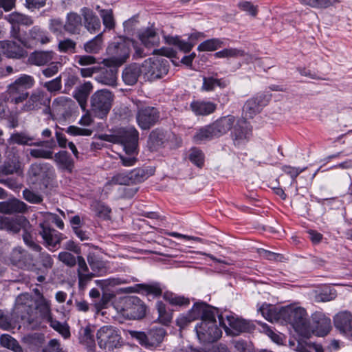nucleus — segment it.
<instances>
[{
	"mask_svg": "<svg viewBox=\"0 0 352 352\" xmlns=\"http://www.w3.org/2000/svg\"><path fill=\"white\" fill-rule=\"evenodd\" d=\"M34 305V300L29 294L18 296L13 309V316L16 318H21L30 325V318L32 317Z\"/></svg>",
	"mask_w": 352,
	"mask_h": 352,
	"instance_id": "f8f14e48",
	"label": "nucleus"
},
{
	"mask_svg": "<svg viewBox=\"0 0 352 352\" xmlns=\"http://www.w3.org/2000/svg\"><path fill=\"white\" fill-rule=\"evenodd\" d=\"M20 170V164L16 161H6L0 166V175L7 176L17 173Z\"/></svg>",
	"mask_w": 352,
	"mask_h": 352,
	"instance_id": "864d4df0",
	"label": "nucleus"
},
{
	"mask_svg": "<svg viewBox=\"0 0 352 352\" xmlns=\"http://www.w3.org/2000/svg\"><path fill=\"white\" fill-rule=\"evenodd\" d=\"M127 315L133 319H141L146 314V306L137 297H130L126 301Z\"/></svg>",
	"mask_w": 352,
	"mask_h": 352,
	"instance_id": "a878e982",
	"label": "nucleus"
},
{
	"mask_svg": "<svg viewBox=\"0 0 352 352\" xmlns=\"http://www.w3.org/2000/svg\"><path fill=\"white\" fill-rule=\"evenodd\" d=\"M43 86L51 94H55L58 93L62 89L61 76L60 75L50 81L44 82Z\"/></svg>",
	"mask_w": 352,
	"mask_h": 352,
	"instance_id": "13d9d810",
	"label": "nucleus"
},
{
	"mask_svg": "<svg viewBox=\"0 0 352 352\" xmlns=\"http://www.w3.org/2000/svg\"><path fill=\"white\" fill-rule=\"evenodd\" d=\"M139 133L134 127L122 128L113 135H107L105 140L120 144L124 153L118 154L124 166H132L138 161Z\"/></svg>",
	"mask_w": 352,
	"mask_h": 352,
	"instance_id": "f257e3e1",
	"label": "nucleus"
},
{
	"mask_svg": "<svg viewBox=\"0 0 352 352\" xmlns=\"http://www.w3.org/2000/svg\"><path fill=\"white\" fill-rule=\"evenodd\" d=\"M0 49L2 53L10 58L19 59L27 56L26 50L14 41H0Z\"/></svg>",
	"mask_w": 352,
	"mask_h": 352,
	"instance_id": "4be33fe9",
	"label": "nucleus"
},
{
	"mask_svg": "<svg viewBox=\"0 0 352 352\" xmlns=\"http://www.w3.org/2000/svg\"><path fill=\"white\" fill-rule=\"evenodd\" d=\"M309 329L310 331L309 338L311 334L317 336H327L331 329V319L327 317L324 314L315 313L312 316V324L309 323Z\"/></svg>",
	"mask_w": 352,
	"mask_h": 352,
	"instance_id": "a211bd4d",
	"label": "nucleus"
},
{
	"mask_svg": "<svg viewBox=\"0 0 352 352\" xmlns=\"http://www.w3.org/2000/svg\"><path fill=\"white\" fill-rule=\"evenodd\" d=\"M54 55L52 51H36L30 55L28 61L32 65L43 66L53 60Z\"/></svg>",
	"mask_w": 352,
	"mask_h": 352,
	"instance_id": "e433bc0d",
	"label": "nucleus"
},
{
	"mask_svg": "<svg viewBox=\"0 0 352 352\" xmlns=\"http://www.w3.org/2000/svg\"><path fill=\"white\" fill-rule=\"evenodd\" d=\"M28 223V220L23 216L16 218H9L7 231L12 233H17L22 227H25Z\"/></svg>",
	"mask_w": 352,
	"mask_h": 352,
	"instance_id": "3c124183",
	"label": "nucleus"
},
{
	"mask_svg": "<svg viewBox=\"0 0 352 352\" xmlns=\"http://www.w3.org/2000/svg\"><path fill=\"white\" fill-rule=\"evenodd\" d=\"M1 345L14 352H23L18 341L8 334H3L0 338Z\"/></svg>",
	"mask_w": 352,
	"mask_h": 352,
	"instance_id": "a18cd8bd",
	"label": "nucleus"
},
{
	"mask_svg": "<svg viewBox=\"0 0 352 352\" xmlns=\"http://www.w3.org/2000/svg\"><path fill=\"white\" fill-rule=\"evenodd\" d=\"M26 210V204L18 199H12L8 201L0 202L1 213L12 214L16 212H23Z\"/></svg>",
	"mask_w": 352,
	"mask_h": 352,
	"instance_id": "4c0bfd02",
	"label": "nucleus"
},
{
	"mask_svg": "<svg viewBox=\"0 0 352 352\" xmlns=\"http://www.w3.org/2000/svg\"><path fill=\"white\" fill-rule=\"evenodd\" d=\"M110 58L104 59L102 63L104 66L115 65L119 67L127 58L130 54V43L127 41L112 43L107 50Z\"/></svg>",
	"mask_w": 352,
	"mask_h": 352,
	"instance_id": "423d86ee",
	"label": "nucleus"
},
{
	"mask_svg": "<svg viewBox=\"0 0 352 352\" xmlns=\"http://www.w3.org/2000/svg\"><path fill=\"white\" fill-rule=\"evenodd\" d=\"M10 35L12 38L17 40L27 48H31L38 43L46 44L50 41L47 34L38 26H34L28 34H21L19 27L13 25L10 30Z\"/></svg>",
	"mask_w": 352,
	"mask_h": 352,
	"instance_id": "20e7f679",
	"label": "nucleus"
},
{
	"mask_svg": "<svg viewBox=\"0 0 352 352\" xmlns=\"http://www.w3.org/2000/svg\"><path fill=\"white\" fill-rule=\"evenodd\" d=\"M9 259L13 265L21 269L30 270L34 266L32 255L21 247L12 250Z\"/></svg>",
	"mask_w": 352,
	"mask_h": 352,
	"instance_id": "6ab92c4d",
	"label": "nucleus"
},
{
	"mask_svg": "<svg viewBox=\"0 0 352 352\" xmlns=\"http://www.w3.org/2000/svg\"><path fill=\"white\" fill-rule=\"evenodd\" d=\"M262 316L268 321L272 322L282 320L280 314V309L277 310L274 306L270 305H263L259 309Z\"/></svg>",
	"mask_w": 352,
	"mask_h": 352,
	"instance_id": "37998d69",
	"label": "nucleus"
},
{
	"mask_svg": "<svg viewBox=\"0 0 352 352\" xmlns=\"http://www.w3.org/2000/svg\"><path fill=\"white\" fill-rule=\"evenodd\" d=\"M40 227V234L47 245L55 247L60 243L62 238L56 230L50 228L45 223H41Z\"/></svg>",
	"mask_w": 352,
	"mask_h": 352,
	"instance_id": "72a5a7b5",
	"label": "nucleus"
},
{
	"mask_svg": "<svg viewBox=\"0 0 352 352\" xmlns=\"http://www.w3.org/2000/svg\"><path fill=\"white\" fill-rule=\"evenodd\" d=\"M222 320V317L220 318ZM222 323L223 329L227 335L235 336L243 332L250 331L253 325L245 320L236 318L232 315L226 316V322L224 321L220 322Z\"/></svg>",
	"mask_w": 352,
	"mask_h": 352,
	"instance_id": "f3484780",
	"label": "nucleus"
},
{
	"mask_svg": "<svg viewBox=\"0 0 352 352\" xmlns=\"http://www.w3.org/2000/svg\"><path fill=\"white\" fill-rule=\"evenodd\" d=\"M282 320L289 323L301 336L309 338L311 330L306 310L300 307L288 306L280 309Z\"/></svg>",
	"mask_w": 352,
	"mask_h": 352,
	"instance_id": "f03ea898",
	"label": "nucleus"
},
{
	"mask_svg": "<svg viewBox=\"0 0 352 352\" xmlns=\"http://www.w3.org/2000/svg\"><path fill=\"white\" fill-rule=\"evenodd\" d=\"M164 39L167 44L177 47L184 53L189 52L195 45V43L181 40L179 36H166Z\"/></svg>",
	"mask_w": 352,
	"mask_h": 352,
	"instance_id": "a19ab883",
	"label": "nucleus"
},
{
	"mask_svg": "<svg viewBox=\"0 0 352 352\" xmlns=\"http://www.w3.org/2000/svg\"><path fill=\"white\" fill-rule=\"evenodd\" d=\"M139 38L142 43L147 48L157 46L160 44V36L157 30L153 28H148L139 34Z\"/></svg>",
	"mask_w": 352,
	"mask_h": 352,
	"instance_id": "f704fd0d",
	"label": "nucleus"
},
{
	"mask_svg": "<svg viewBox=\"0 0 352 352\" xmlns=\"http://www.w3.org/2000/svg\"><path fill=\"white\" fill-rule=\"evenodd\" d=\"M198 339L200 342H212L221 336V330L217 324L215 316L208 320H203L195 327Z\"/></svg>",
	"mask_w": 352,
	"mask_h": 352,
	"instance_id": "9d476101",
	"label": "nucleus"
},
{
	"mask_svg": "<svg viewBox=\"0 0 352 352\" xmlns=\"http://www.w3.org/2000/svg\"><path fill=\"white\" fill-rule=\"evenodd\" d=\"M113 98L112 92L107 89L96 91L91 96V110L96 117L102 118L109 112Z\"/></svg>",
	"mask_w": 352,
	"mask_h": 352,
	"instance_id": "39448f33",
	"label": "nucleus"
},
{
	"mask_svg": "<svg viewBox=\"0 0 352 352\" xmlns=\"http://www.w3.org/2000/svg\"><path fill=\"white\" fill-rule=\"evenodd\" d=\"M76 43L69 38L60 41L58 43V50L61 52L64 53H74L76 50Z\"/></svg>",
	"mask_w": 352,
	"mask_h": 352,
	"instance_id": "774afa93",
	"label": "nucleus"
},
{
	"mask_svg": "<svg viewBox=\"0 0 352 352\" xmlns=\"http://www.w3.org/2000/svg\"><path fill=\"white\" fill-rule=\"evenodd\" d=\"M142 76L145 80L153 81L162 78L168 72L165 59L148 58L142 64Z\"/></svg>",
	"mask_w": 352,
	"mask_h": 352,
	"instance_id": "1a4fd4ad",
	"label": "nucleus"
},
{
	"mask_svg": "<svg viewBox=\"0 0 352 352\" xmlns=\"http://www.w3.org/2000/svg\"><path fill=\"white\" fill-rule=\"evenodd\" d=\"M156 307L159 315L157 320L160 323L164 325H168L171 321L172 314L166 311V306L162 302H157L156 304Z\"/></svg>",
	"mask_w": 352,
	"mask_h": 352,
	"instance_id": "4d7b16f0",
	"label": "nucleus"
},
{
	"mask_svg": "<svg viewBox=\"0 0 352 352\" xmlns=\"http://www.w3.org/2000/svg\"><path fill=\"white\" fill-rule=\"evenodd\" d=\"M79 339L80 342L87 346L91 347L94 346V338L89 325L80 329Z\"/></svg>",
	"mask_w": 352,
	"mask_h": 352,
	"instance_id": "5fc2aeb1",
	"label": "nucleus"
},
{
	"mask_svg": "<svg viewBox=\"0 0 352 352\" xmlns=\"http://www.w3.org/2000/svg\"><path fill=\"white\" fill-rule=\"evenodd\" d=\"M136 120L143 130H148L157 124L160 120V111L155 107L144 105L141 102H136Z\"/></svg>",
	"mask_w": 352,
	"mask_h": 352,
	"instance_id": "9b49d317",
	"label": "nucleus"
},
{
	"mask_svg": "<svg viewBox=\"0 0 352 352\" xmlns=\"http://www.w3.org/2000/svg\"><path fill=\"white\" fill-rule=\"evenodd\" d=\"M51 327L61 334L64 338L70 337V331L69 327L65 324H62L60 322L54 320L53 318L48 322Z\"/></svg>",
	"mask_w": 352,
	"mask_h": 352,
	"instance_id": "052dcab7",
	"label": "nucleus"
},
{
	"mask_svg": "<svg viewBox=\"0 0 352 352\" xmlns=\"http://www.w3.org/2000/svg\"><path fill=\"white\" fill-rule=\"evenodd\" d=\"M251 135V131L245 126V121L238 118L236 124L231 130V138L236 146H239L246 142Z\"/></svg>",
	"mask_w": 352,
	"mask_h": 352,
	"instance_id": "b1692460",
	"label": "nucleus"
},
{
	"mask_svg": "<svg viewBox=\"0 0 352 352\" xmlns=\"http://www.w3.org/2000/svg\"><path fill=\"white\" fill-rule=\"evenodd\" d=\"M299 2L305 6L312 8L323 9L333 5V3H338V0H298Z\"/></svg>",
	"mask_w": 352,
	"mask_h": 352,
	"instance_id": "de8ad7c7",
	"label": "nucleus"
},
{
	"mask_svg": "<svg viewBox=\"0 0 352 352\" xmlns=\"http://www.w3.org/2000/svg\"><path fill=\"white\" fill-rule=\"evenodd\" d=\"M6 19L12 26H16V24L28 26L33 24V20L30 16L19 12H12L6 16Z\"/></svg>",
	"mask_w": 352,
	"mask_h": 352,
	"instance_id": "c03bdc74",
	"label": "nucleus"
},
{
	"mask_svg": "<svg viewBox=\"0 0 352 352\" xmlns=\"http://www.w3.org/2000/svg\"><path fill=\"white\" fill-rule=\"evenodd\" d=\"M245 52L240 49L236 48H226L221 51L217 52L214 54L217 58H236L239 56H244Z\"/></svg>",
	"mask_w": 352,
	"mask_h": 352,
	"instance_id": "6e6d98bb",
	"label": "nucleus"
},
{
	"mask_svg": "<svg viewBox=\"0 0 352 352\" xmlns=\"http://www.w3.org/2000/svg\"><path fill=\"white\" fill-rule=\"evenodd\" d=\"M82 25L81 16L74 12L67 14V21L64 24V30L69 34H74L79 32Z\"/></svg>",
	"mask_w": 352,
	"mask_h": 352,
	"instance_id": "ea45409f",
	"label": "nucleus"
},
{
	"mask_svg": "<svg viewBox=\"0 0 352 352\" xmlns=\"http://www.w3.org/2000/svg\"><path fill=\"white\" fill-rule=\"evenodd\" d=\"M203 85L202 89L209 91H212L214 89L216 86H219L220 87H225L226 84L222 82L220 80L214 78H206L204 77L203 79Z\"/></svg>",
	"mask_w": 352,
	"mask_h": 352,
	"instance_id": "0e129e2a",
	"label": "nucleus"
},
{
	"mask_svg": "<svg viewBox=\"0 0 352 352\" xmlns=\"http://www.w3.org/2000/svg\"><path fill=\"white\" fill-rule=\"evenodd\" d=\"M52 318L50 302L42 296L35 302L30 326L32 329H37L42 326L43 322H48Z\"/></svg>",
	"mask_w": 352,
	"mask_h": 352,
	"instance_id": "ddd939ff",
	"label": "nucleus"
},
{
	"mask_svg": "<svg viewBox=\"0 0 352 352\" xmlns=\"http://www.w3.org/2000/svg\"><path fill=\"white\" fill-rule=\"evenodd\" d=\"M165 136L162 131L153 130L149 135L148 142L153 147L162 145Z\"/></svg>",
	"mask_w": 352,
	"mask_h": 352,
	"instance_id": "338daca9",
	"label": "nucleus"
},
{
	"mask_svg": "<svg viewBox=\"0 0 352 352\" xmlns=\"http://www.w3.org/2000/svg\"><path fill=\"white\" fill-rule=\"evenodd\" d=\"M62 67V64L60 62H50V65L45 69H42V74L45 78H52L56 75L60 68Z\"/></svg>",
	"mask_w": 352,
	"mask_h": 352,
	"instance_id": "e2e57ef3",
	"label": "nucleus"
},
{
	"mask_svg": "<svg viewBox=\"0 0 352 352\" xmlns=\"http://www.w3.org/2000/svg\"><path fill=\"white\" fill-rule=\"evenodd\" d=\"M91 210L94 211L96 216L104 219L110 218L111 209L100 201H94L91 206Z\"/></svg>",
	"mask_w": 352,
	"mask_h": 352,
	"instance_id": "603ef678",
	"label": "nucleus"
},
{
	"mask_svg": "<svg viewBox=\"0 0 352 352\" xmlns=\"http://www.w3.org/2000/svg\"><path fill=\"white\" fill-rule=\"evenodd\" d=\"M34 85L33 77L23 74L10 84L8 88V102L18 105L24 102L28 97L27 90Z\"/></svg>",
	"mask_w": 352,
	"mask_h": 352,
	"instance_id": "7ed1b4c3",
	"label": "nucleus"
},
{
	"mask_svg": "<svg viewBox=\"0 0 352 352\" xmlns=\"http://www.w3.org/2000/svg\"><path fill=\"white\" fill-rule=\"evenodd\" d=\"M270 99V94L264 92L258 93L245 102L243 107V113L246 117L252 118L261 111L262 109L268 104Z\"/></svg>",
	"mask_w": 352,
	"mask_h": 352,
	"instance_id": "dca6fc26",
	"label": "nucleus"
},
{
	"mask_svg": "<svg viewBox=\"0 0 352 352\" xmlns=\"http://www.w3.org/2000/svg\"><path fill=\"white\" fill-rule=\"evenodd\" d=\"M76 108V104L71 98L58 96L54 99L51 111L58 118L66 120L72 116Z\"/></svg>",
	"mask_w": 352,
	"mask_h": 352,
	"instance_id": "2eb2a0df",
	"label": "nucleus"
},
{
	"mask_svg": "<svg viewBox=\"0 0 352 352\" xmlns=\"http://www.w3.org/2000/svg\"><path fill=\"white\" fill-rule=\"evenodd\" d=\"M53 158L60 168L67 170L69 173L72 171L74 163L67 151H59L54 155Z\"/></svg>",
	"mask_w": 352,
	"mask_h": 352,
	"instance_id": "58836bf2",
	"label": "nucleus"
},
{
	"mask_svg": "<svg viewBox=\"0 0 352 352\" xmlns=\"http://www.w3.org/2000/svg\"><path fill=\"white\" fill-rule=\"evenodd\" d=\"M190 160L197 166L201 168L204 164V155L203 152L198 148H192L189 155Z\"/></svg>",
	"mask_w": 352,
	"mask_h": 352,
	"instance_id": "69168bd1",
	"label": "nucleus"
},
{
	"mask_svg": "<svg viewBox=\"0 0 352 352\" xmlns=\"http://www.w3.org/2000/svg\"><path fill=\"white\" fill-rule=\"evenodd\" d=\"M118 67L115 65L99 67L96 80L104 85L115 87L117 85Z\"/></svg>",
	"mask_w": 352,
	"mask_h": 352,
	"instance_id": "aec40b11",
	"label": "nucleus"
},
{
	"mask_svg": "<svg viewBox=\"0 0 352 352\" xmlns=\"http://www.w3.org/2000/svg\"><path fill=\"white\" fill-rule=\"evenodd\" d=\"M219 138L212 124L199 128L192 137L195 144H202Z\"/></svg>",
	"mask_w": 352,
	"mask_h": 352,
	"instance_id": "c85d7f7f",
	"label": "nucleus"
},
{
	"mask_svg": "<svg viewBox=\"0 0 352 352\" xmlns=\"http://www.w3.org/2000/svg\"><path fill=\"white\" fill-rule=\"evenodd\" d=\"M77 275L78 278L79 287L83 288L95 276L93 272H90L85 258L77 256Z\"/></svg>",
	"mask_w": 352,
	"mask_h": 352,
	"instance_id": "bb28decb",
	"label": "nucleus"
},
{
	"mask_svg": "<svg viewBox=\"0 0 352 352\" xmlns=\"http://www.w3.org/2000/svg\"><path fill=\"white\" fill-rule=\"evenodd\" d=\"M334 325L337 329L347 336H352V314L342 311L334 317Z\"/></svg>",
	"mask_w": 352,
	"mask_h": 352,
	"instance_id": "393cba45",
	"label": "nucleus"
},
{
	"mask_svg": "<svg viewBox=\"0 0 352 352\" xmlns=\"http://www.w3.org/2000/svg\"><path fill=\"white\" fill-rule=\"evenodd\" d=\"M238 118L233 115H227L213 122L212 124L218 137L220 138L231 131L234 126L237 124Z\"/></svg>",
	"mask_w": 352,
	"mask_h": 352,
	"instance_id": "412c9836",
	"label": "nucleus"
},
{
	"mask_svg": "<svg viewBox=\"0 0 352 352\" xmlns=\"http://www.w3.org/2000/svg\"><path fill=\"white\" fill-rule=\"evenodd\" d=\"M190 109L196 116H206L214 112L217 104L210 101L194 100Z\"/></svg>",
	"mask_w": 352,
	"mask_h": 352,
	"instance_id": "2f4dec72",
	"label": "nucleus"
},
{
	"mask_svg": "<svg viewBox=\"0 0 352 352\" xmlns=\"http://www.w3.org/2000/svg\"><path fill=\"white\" fill-rule=\"evenodd\" d=\"M131 184L129 173H118L114 175L105 184V188L109 189L112 185Z\"/></svg>",
	"mask_w": 352,
	"mask_h": 352,
	"instance_id": "49530a36",
	"label": "nucleus"
},
{
	"mask_svg": "<svg viewBox=\"0 0 352 352\" xmlns=\"http://www.w3.org/2000/svg\"><path fill=\"white\" fill-rule=\"evenodd\" d=\"M33 140L34 138L28 135L25 132H16L10 135V138L8 140V142L10 144L35 146H41L45 142L44 141L34 142Z\"/></svg>",
	"mask_w": 352,
	"mask_h": 352,
	"instance_id": "c9c22d12",
	"label": "nucleus"
},
{
	"mask_svg": "<svg viewBox=\"0 0 352 352\" xmlns=\"http://www.w3.org/2000/svg\"><path fill=\"white\" fill-rule=\"evenodd\" d=\"M131 338L136 339L139 343L147 349H155L160 346L166 336L164 328L151 329L147 333L142 331H129Z\"/></svg>",
	"mask_w": 352,
	"mask_h": 352,
	"instance_id": "0eeeda50",
	"label": "nucleus"
},
{
	"mask_svg": "<svg viewBox=\"0 0 352 352\" xmlns=\"http://www.w3.org/2000/svg\"><path fill=\"white\" fill-rule=\"evenodd\" d=\"M102 45V34H99L95 38L85 43L84 50L87 53L96 54L100 50Z\"/></svg>",
	"mask_w": 352,
	"mask_h": 352,
	"instance_id": "09e8293b",
	"label": "nucleus"
},
{
	"mask_svg": "<svg viewBox=\"0 0 352 352\" xmlns=\"http://www.w3.org/2000/svg\"><path fill=\"white\" fill-rule=\"evenodd\" d=\"M142 76V65L136 63L131 64L126 67L122 71V78L124 82L127 85H135L140 76Z\"/></svg>",
	"mask_w": 352,
	"mask_h": 352,
	"instance_id": "cd10ccee",
	"label": "nucleus"
},
{
	"mask_svg": "<svg viewBox=\"0 0 352 352\" xmlns=\"http://www.w3.org/2000/svg\"><path fill=\"white\" fill-rule=\"evenodd\" d=\"M87 260L93 272H100L106 268V262L96 252H89Z\"/></svg>",
	"mask_w": 352,
	"mask_h": 352,
	"instance_id": "79ce46f5",
	"label": "nucleus"
},
{
	"mask_svg": "<svg viewBox=\"0 0 352 352\" xmlns=\"http://www.w3.org/2000/svg\"><path fill=\"white\" fill-rule=\"evenodd\" d=\"M53 173L52 168L47 164H33L29 169V175L34 177V182L44 181L46 177H50Z\"/></svg>",
	"mask_w": 352,
	"mask_h": 352,
	"instance_id": "473e14b6",
	"label": "nucleus"
},
{
	"mask_svg": "<svg viewBox=\"0 0 352 352\" xmlns=\"http://www.w3.org/2000/svg\"><path fill=\"white\" fill-rule=\"evenodd\" d=\"M98 343L100 349L109 351L122 346V337L119 330L113 326H103L96 334Z\"/></svg>",
	"mask_w": 352,
	"mask_h": 352,
	"instance_id": "6e6552de",
	"label": "nucleus"
},
{
	"mask_svg": "<svg viewBox=\"0 0 352 352\" xmlns=\"http://www.w3.org/2000/svg\"><path fill=\"white\" fill-rule=\"evenodd\" d=\"M85 28L90 32H96L100 28V21L98 16L89 8L81 9Z\"/></svg>",
	"mask_w": 352,
	"mask_h": 352,
	"instance_id": "7c9ffc66",
	"label": "nucleus"
},
{
	"mask_svg": "<svg viewBox=\"0 0 352 352\" xmlns=\"http://www.w3.org/2000/svg\"><path fill=\"white\" fill-rule=\"evenodd\" d=\"M223 42L219 38L208 39L197 47V50L199 52H208L214 51L222 47Z\"/></svg>",
	"mask_w": 352,
	"mask_h": 352,
	"instance_id": "8fccbe9b",
	"label": "nucleus"
},
{
	"mask_svg": "<svg viewBox=\"0 0 352 352\" xmlns=\"http://www.w3.org/2000/svg\"><path fill=\"white\" fill-rule=\"evenodd\" d=\"M194 319L208 320L216 316V309L204 302H196L189 311Z\"/></svg>",
	"mask_w": 352,
	"mask_h": 352,
	"instance_id": "5701e85b",
	"label": "nucleus"
},
{
	"mask_svg": "<svg viewBox=\"0 0 352 352\" xmlns=\"http://www.w3.org/2000/svg\"><path fill=\"white\" fill-rule=\"evenodd\" d=\"M93 89V85L90 82L77 87L74 92V98L78 102L82 111H86L88 97Z\"/></svg>",
	"mask_w": 352,
	"mask_h": 352,
	"instance_id": "c756f323",
	"label": "nucleus"
},
{
	"mask_svg": "<svg viewBox=\"0 0 352 352\" xmlns=\"http://www.w3.org/2000/svg\"><path fill=\"white\" fill-rule=\"evenodd\" d=\"M21 107V112H31L41 109L43 106H48L50 103V98L47 94L41 89H35L23 102Z\"/></svg>",
	"mask_w": 352,
	"mask_h": 352,
	"instance_id": "4468645a",
	"label": "nucleus"
},
{
	"mask_svg": "<svg viewBox=\"0 0 352 352\" xmlns=\"http://www.w3.org/2000/svg\"><path fill=\"white\" fill-rule=\"evenodd\" d=\"M38 263L43 267V272H47L54 265V259L47 252H41L38 258Z\"/></svg>",
	"mask_w": 352,
	"mask_h": 352,
	"instance_id": "bf43d9fd",
	"label": "nucleus"
},
{
	"mask_svg": "<svg viewBox=\"0 0 352 352\" xmlns=\"http://www.w3.org/2000/svg\"><path fill=\"white\" fill-rule=\"evenodd\" d=\"M58 259L69 267H74L77 263V256H74L67 251L60 252L58 255Z\"/></svg>",
	"mask_w": 352,
	"mask_h": 352,
	"instance_id": "680f3d73",
	"label": "nucleus"
}]
</instances>
